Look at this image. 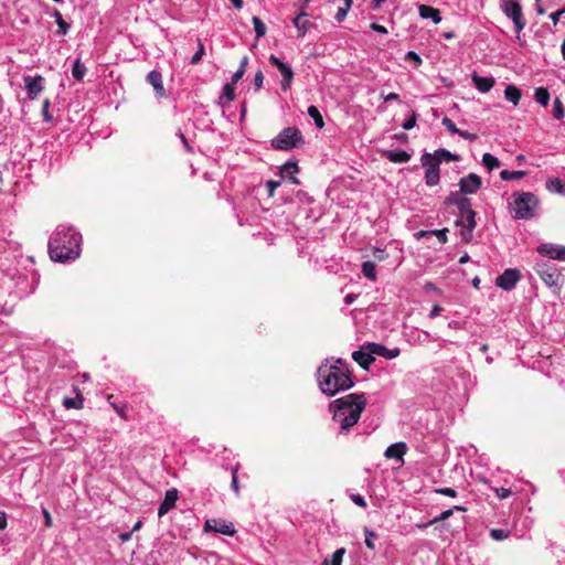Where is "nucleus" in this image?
Here are the masks:
<instances>
[{
  "label": "nucleus",
  "instance_id": "obj_1",
  "mask_svg": "<svg viewBox=\"0 0 565 565\" xmlns=\"http://www.w3.org/2000/svg\"><path fill=\"white\" fill-rule=\"evenodd\" d=\"M82 235L72 225L60 224L49 239V255L55 263H67L79 257Z\"/></svg>",
  "mask_w": 565,
  "mask_h": 565
},
{
  "label": "nucleus",
  "instance_id": "obj_2",
  "mask_svg": "<svg viewBox=\"0 0 565 565\" xmlns=\"http://www.w3.org/2000/svg\"><path fill=\"white\" fill-rule=\"evenodd\" d=\"M317 381L321 392L327 396H334L353 386L351 372L342 359H326L318 367Z\"/></svg>",
  "mask_w": 565,
  "mask_h": 565
},
{
  "label": "nucleus",
  "instance_id": "obj_3",
  "mask_svg": "<svg viewBox=\"0 0 565 565\" xmlns=\"http://www.w3.org/2000/svg\"><path fill=\"white\" fill-rule=\"evenodd\" d=\"M365 405L363 394H349L330 403L332 420L339 426L340 434H348L358 424Z\"/></svg>",
  "mask_w": 565,
  "mask_h": 565
},
{
  "label": "nucleus",
  "instance_id": "obj_4",
  "mask_svg": "<svg viewBox=\"0 0 565 565\" xmlns=\"http://www.w3.org/2000/svg\"><path fill=\"white\" fill-rule=\"evenodd\" d=\"M540 200L532 192L516 191L511 194L509 210L514 220H532L537 215Z\"/></svg>",
  "mask_w": 565,
  "mask_h": 565
},
{
  "label": "nucleus",
  "instance_id": "obj_5",
  "mask_svg": "<svg viewBox=\"0 0 565 565\" xmlns=\"http://www.w3.org/2000/svg\"><path fill=\"white\" fill-rule=\"evenodd\" d=\"M500 8L504 15L513 22L516 39H520V34L526 25V20L523 15L520 1L500 0Z\"/></svg>",
  "mask_w": 565,
  "mask_h": 565
},
{
  "label": "nucleus",
  "instance_id": "obj_6",
  "mask_svg": "<svg viewBox=\"0 0 565 565\" xmlns=\"http://www.w3.org/2000/svg\"><path fill=\"white\" fill-rule=\"evenodd\" d=\"M300 142H302L300 130L296 127H287L271 140V146L278 150H291Z\"/></svg>",
  "mask_w": 565,
  "mask_h": 565
},
{
  "label": "nucleus",
  "instance_id": "obj_7",
  "mask_svg": "<svg viewBox=\"0 0 565 565\" xmlns=\"http://www.w3.org/2000/svg\"><path fill=\"white\" fill-rule=\"evenodd\" d=\"M534 269L547 287L555 288L557 290L562 288L563 276L556 266L546 262H539Z\"/></svg>",
  "mask_w": 565,
  "mask_h": 565
},
{
  "label": "nucleus",
  "instance_id": "obj_8",
  "mask_svg": "<svg viewBox=\"0 0 565 565\" xmlns=\"http://www.w3.org/2000/svg\"><path fill=\"white\" fill-rule=\"evenodd\" d=\"M420 163L425 169V183L428 186H435L440 181L439 164L430 157V152H424L420 157Z\"/></svg>",
  "mask_w": 565,
  "mask_h": 565
},
{
  "label": "nucleus",
  "instance_id": "obj_9",
  "mask_svg": "<svg viewBox=\"0 0 565 565\" xmlns=\"http://www.w3.org/2000/svg\"><path fill=\"white\" fill-rule=\"evenodd\" d=\"M269 63L275 66L281 74L282 79L280 82V88L284 92H287L291 88L292 79H294V71L290 65L284 63L279 57L271 54L268 58Z\"/></svg>",
  "mask_w": 565,
  "mask_h": 565
},
{
  "label": "nucleus",
  "instance_id": "obj_10",
  "mask_svg": "<svg viewBox=\"0 0 565 565\" xmlns=\"http://www.w3.org/2000/svg\"><path fill=\"white\" fill-rule=\"evenodd\" d=\"M23 82L28 97L31 100L36 99L44 89V77L41 75H25Z\"/></svg>",
  "mask_w": 565,
  "mask_h": 565
},
{
  "label": "nucleus",
  "instance_id": "obj_11",
  "mask_svg": "<svg viewBox=\"0 0 565 565\" xmlns=\"http://www.w3.org/2000/svg\"><path fill=\"white\" fill-rule=\"evenodd\" d=\"M519 280L520 271L514 268H508L498 276L495 284L499 288L509 291L515 287Z\"/></svg>",
  "mask_w": 565,
  "mask_h": 565
},
{
  "label": "nucleus",
  "instance_id": "obj_12",
  "mask_svg": "<svg viewBox=\"0 0 565 565\" xmlns=\"http://www.w3.org/2000/svg\"><path fill=\"white\" fill-rule=\"evenodd\" d=\"M536 252L544 257L556 260H565V246L553 243H543L536 247Z\"/></svg>",
  "mask_w": 565,
  "mask_h": 565
},
{
  "label": "nucleus",
  "instance_id": "obj_13",
  "mask_svg": "<svg viewBox=\"0 0 565 565\" xmlns=\"http://www.w3.org/2000/svg\"><path fill=\"white\" fill-rule=\"evenodd\" d=\"M482 185L481 178L476 173H469L467 177L461 178L459 181V189L461 193L475 194Z\"/></svg>",
  "mask_w": 565,
  "mask_h": 565
},
{
  "label": "nucleus",
  "instance_id": "obj_14",
  "mask_svg": "<svg viewBox=\"0 0 565 565\" xmlns=\"http://www.w3.org/2000/svg\"><path fill=\"white\" fill-rule=\"evenodd\" d=\"M371 343L364 344L360 350L352 353V359L364 370H367L370 364L375 361L374 353H371Z\"/></svg>",
  "mask_w": 565,
  "mask_h": 565
},
{
  "label": "nucleus",
  "instance_id": "obj_15",
  "mask_svg": "<svg viewBox=\"0 0 565 565\" xmlns=\"http://www.w3.org/2000/svg\"><path fill=\"white\" fill-rule=\"evenodd\" d=\"M204 530L206 532L213 531L224 535H233L235 533L233 523L217 519L206 520L204 524Z\"/></svg>",
  "mask_w": 565,
  "mask_h": 565
},
{
  "label": "nucleus",
  "instance_id": "obj_16",
  "mask_svg": "<svg viewBox=\"0 0 565 565\" xmlns=\"http://www.w3.org/2000/svg\"><path fill=\"white\" fill-rule=\"evenodd\" d=\"M179 498V491L175 488L167 490L164 494L163 501L160 503L158 508V515L162 518L166 515L171 509L174 508L175 502Z\"/></svg>",
  "mask_w": 565,
  "mask_h": 565
},
{
  "label": "nucleus",
  "instance_id": "obj_17",
  "mask_svg": "<svg viewBox=\"0 0 565 565\" xmlns=\"http://www.w3.org/2000/svg\"><path fill=\"white\" fill-rule=\"evenodd\" d=\"M476 212H469L463 218V225H460V236L462 242L469 243L472 239V233L476 228Z\"/></svg>",
  "mask_w": 565,
  "mask_h": 565
},
{
  "label": "nucleus",
  "instance_id": "obj_18",
  "mask_svg": "<svg viewBox=\"0 0 565 565\" xmlns=\"http://www.w3.org/2000/svg\"><path fill=\"white\" fill-rule=\"evenodd\" d=\"M147 83L153 87L157 98L166 97L167 92L163 86L162 75L159 71L152 70L149 72L147 75Z\"/></svg>",
  "mask_w": 565,
  "mask_h": 565
},
{
  "label": "nucleus",
  "instance_id": "obj_19",
  "mask_svg": "<svg viewBox=\"0 0 565 565\" xmlns=\"http://www.w3.org/2000/svg\"><path fill=\"white\" fill-rule=\"evenodd\" d=\"M407 342L413 345H424L429 341L435 340V337L431 335L428 331H419L417 329L411 330L406 333Z\"/></svg>",
  "mask_w": 565,
  "mask_h": 565
},
{
  "label": "nucleus",
  "instance_id": "obj_20",
  "mask_svg": "<svg viewBox=\"0 0 565 565\" xmlns=\"http://www.w3.org/2000/svg\"><path fill=\"white\" fill-rule=\"evenodd\" d=\"M471 81L475 85V87L480 92V93H488L492 89V87L494 86V78L492 76H480L478 75L477 73H472L471 74Z\"/></svg>",
  "mask_w": 565,
  "mask_h": 565
},
{
  "label": "nucleus",
  "instance_id": "obj_21",
  "mask_svg": "<svg viewBox=\"0 0 565 565\" xmlns=\"http://www.w3.org/2000/svg\"><path fill=\"white\" fill-rule=\"evenodd\" d=\"M371 353H374V355L382 356L386 360L395 359L401 353V350L398 348L388 349L380 343H371Z\"/></svg>",
  "mask_w": 565,
  "mask_h": 565
},
{
  "label": "nucleus",
  "instance_id": "obj_22",
  "mask_svg": "<svg viewBox=\"0 0 565 565\" xmlns=\"http://www.w3.org/2000/svg\"><path fill=\"white\" fill-rule=\"evenodd\" d=\"M292 23L297 29L298 38H303L308 30L312 26V23L307 19L306 12H301L295 17Z\"/></svg>",
  "mask_w": 565,
  "mask_h": 565
},
{
  "label": "nucleus",
  "instance_id": "obj_23",
  "mask_svg": "<svg viewBox=\"0 0 565 565\" xmlns=\"http://www.w3.org/2000/svg\"><path fill=\"white\" fill-rule=\"evenodd\" d=\"M406 450H407L406 444L401 441V443L390 445L386 448L384 456L387 459H397L399 461H403V456L405 455Z\"/></svg>",
  "mask_w": 565,
  "mask_h": 565
},
{
  "label": "nucleus",
  "instance_id": "obj_24",
  "mask_svg": "<svg viewBox=\"0 0 565 565\" xmlns=\"http://www.w3.org/2000/svg\"><path fill=\"white\" fill-rule=\"evenodd\" d=\"M418 13L422 19H430L435 24L441 21L440 11L427 4L418 6Z\"/></svg>",
  "mask_w": 565,
  "mask_h": 565
},
{
  "label": "nucleus",
  "instance_id": "obj_25",
  "mask_svg": "<svg viewBox=\"0 0 565 565\" xmlns=\"http://www.w3.org/2000/svg\"><path fill=\"white\" fill-rule=\"evenodd\" d=\"M430 157L440 166L443 162L459 161L460 157L456 153L450 152L447 149H437Z\"/></svg>",
  "mask_w": 565,
  "mask_h": 565
},
{
  "label": "nucleus",
  "instance_id": "obj_26",
  "mask_svg": "<svg viewBox=\"0 0 565 565\" xmlns=\"http://www.w3.org/2000/svg\"><path fill=\"white\" fill-rule=\"evenodd\" d=\"M385 157L394 163H406L411 160L412 156L403 149H394L385 152Z\"/></svg>",
  "mask_w": 565,
  "mask_h": 565
},
{
  "label": "nucleus",
  "instance_id": "obj_27",
  "mask_svg": "<svg viewBox=\"0 0 565 565\" xmlns=\"http://www.w3.org/2000/svg\"><path fill=\"white\" fill-rule=\"evenodd\" d=\"M447 233H448L447 228L434 230V231H419L416 233V237L418 239H420L423 237H428V236L435 235L438 238L440 244H445L447 242Z\"/></svg>",
  "mask_w": 565,
  "mask_h": 565
},
{
  "label": "nucleus",
  "instance_id": "obj_28",
  "mask_svg": "<svg viewBox=\"0 0 565 565\" xmlns=\"http://www.w3.org/2000/svg\"><path fill=\"white\" fill-rule=\"evenodd\" d=\"M457 209L459 211V218L456 221V226L463 225V218L466 215L469 214V212H475L472 210L471 200L466 198L463 201L457 205Z\"/></svg>",
  "mask_w": 565,
  "mask_h": 565
},
{
  "label": "nucleus",
  "instance_id": "obj_29",
  "mask_svg": "<svg viewBox=\"0 0 565 565\" xmlns=\"http://www.w3.org/2000/svg\"><path fill=\"white\" fill-rule=\"evenodd\" d=\"M504 97L513 105H518L522 97V93L516 86L508 85L504 89Z\"/></svg>",
  "mask_w": 565,
  "mask_h": 565
},
{
  "label": "nucleus",
  "instance_id": "obj_30",
  "mask_svg": "<svg viewBox=\"0 0 565 565\" xmlns=\"http://www.w3.org/2000/svg\"><path fill=\"white\" fill-rule=\"evenodd\" d=\"M53 17L58 26L57 34L66 35L71 29L70 24L63 19L61 12L57 9L54 10Z\"/></svg>",
  "mask_w": 565,
  "mask_h": 565
},
{
  "label": "nucleus",
  "instance_id": "obj_31",
  "mask_svg": "<svg viewBox=\"0 0 565 565\" xmlns=\"http://www.w3.org/2000/svg\"><path fill=\"white\" fill-rule=\"evenodd\" d=\"M87 68L86 66L81 62L79 58H76L72 65V75L75 79L82 81L84 76L86 75Z\"/></svg>",
  "mask_w": 565,
  "mask_h": 565
},
{
  "label": "nucleus",
  "instance_id": "obj_32",
  "mask_svg": "<svg viewBox=\"0 0 565 565\" xmlns=\"http://www.w3.org/2000/svg\"><path fill=\"white\" fill-rule=\"evenodd\" d=\"M550 93L545 87H537L534 92V99L541 106H547L550 103Z\"/></svg>",
  "mask_w": 565,
  "mask_h": 565
},
{
  "label": "nucleus",
  "instance_id": "obj_33",
  "mask_svg": "<svg viewBox=\"0 0 565 565\" xmlns=\"http://www.w3.org/2000/svg\"><path fill=\"white\" fill-rule=\"evenodd\" d=\"M362 274L367 279L374 281L376 279V265L371 260L363 262Z\"/></svg>",
  "mask_w": 565,
  "mask_h": 565
},
{
  "label": "nucleus",
  "instance_id": "obj_34",
  "mask_svg": "<svg viewBox=\"0 0 565 565\" xmlns=\"http://www.w3.org/2000/svg\"><path fill=\"white\" fill-rule=\"evenodd\" d=\"M235 98V88L234 85L231 83H227L223 86L222 95L220 96V103H228L234 100Z\"/></svg>",
  "mask_w": 565,
  "mask_h": 565
},
{
  "label": "nucleus",
  "instance_id": "obj_35",
  "mask_svg": "<svg viewBox=\"0 0 565 565\" xmlns=\"http://www.w3.org/2000/svg\"><path fill=\"white\" fill-rule=\"evenodd\" d=\"M467 509L462 505H455L451 509L443 511L439 515L430 520V523H438L449 519L455 511H466Z\"/></svg>",
  "mask_w": 565,
  "mask_h": 565
},
{
  "label": "nucleus",
  "instance_id": "obj_36",
  "mask_svg": "<svg viewBox=\"0 0 565 565\" xmlns=\"http://www.w3.org/2000/svg\"><path fill=\"white\" fill-rule=\"evenodd\" d=\"M307 114L313 119L315 121V125L321 129L324 127V121H323V117L321 115V113L319 111V109L311 105L308 107V110H307Z\"/></svg>",
  "mask_w": 565,
  "mask_h": 565
},
{
  "label": "nucleus",
  "instance_id": "obj_37",
  "mask_svg": "<svg viewBox=\"0 0 565 565\" xmlns=\"http://www.w3.org/2000/svg\"><path fill=\"white\" fill-rule=\"evenodd\" d=\"M526 175V171L518 170V171H510V170H502L500 172V178L503 181H511V180H519Z\"/></svg>",
  "mask_w": 565,
  "mask_h": 565
},
{
  "label": "nucleus",
  "instance_id": "obj_38",
  "mask_svg": "<svg viewBox=\"0 0 565 565\" xmlns=\"http://www.w3.org/2000/svg\"><path fill=\"white\" fill-rule=\"evenodd\" d=\"M482 164L489 170L492 171L500 167V161L497 157L492 156L489 152H486L482 156Z\"/></svg>",
  "mask_w": 565,
  "mask_h": 565
},
{
  "label": "nucleus",
  "instance_id": "obj_39",
  "mask_svg": "<svg viewBox=\"0 0 565 565\" xmlns=\"http://www.w3.org/2000/svg\"><path fill=\"white\" fill-rule=\"evenodd\" d=\"M298 172H299V168H298L297 162H295V161H287L281 167V177L282 178L292 177V175L297 174Z\"/></svg>",
  "mask_w": 565,
  "mask_h": 565
},
{
  "label": "nucleus",
  "instance_id": "obj_40",
  "mask_svg": "<svg viewBox=\"0 0 565 565\" xmlns=\"http://www.w3.org/2000/svg\"><path fill=\"white\" fill-rule=\"evenodd\" d=\"M546 188L550 191H554L556 193L565 194V183L562 180L555 178L551 179L546 182Z\"/></svg>",
  "mask_w": 565,
  "mask_h": 565
},
{
  "label": "nucleus",
  "instance_id": "obj_41",
  "mask_svg": "<svg viewBox=\"0 0 565 565\" xmlns=\"http://www.w3.org/2000/svg\"><path fill=\"white\" fill-rule=\"evenodd\" d=\"M63 406L66 409H81L83 407V398L81 396L77 397H65L63 399Z\"/></svg>",
  "mask_w": 565,
  "mask_h": 565
},
{
  "label": "nucleus",
  "instance_id": "obj_42",
  "mask_svg": "<svg viewBox=\"0 0 565 565\" xmlns=\"http://www.w3.org/2000/svg\"><path fill=\"white\" fill-rule=\"evenodd\" d=\"M252 21H253L256 39L263 38L266 34V31H267V28H266L265 23L258 17H253Z\"/></svg>",
  "mask_w": 565,
  "mask_h": 565
},
{
  "label": "nucleus",
  "instance_id": "obj_43",
  "mask_svg": "<svg viewBox=\"0 0 565 565\" xmlns=\"http://www.w3.org/2000/svg\"><path fill=\"white\" fill-rule=\"evenodd\" d=\"M466 194L465 193H461V191H455V192H451L447 198H446V204L448 205H459L463 199H466L467 196H465Z\"/></svg>",
  "mask_w": 565,
  "mask_h": 565
},
{
  "label": "nucleus",
  "instance_id": "obj_44",
  "mask_svg": "<svg viewBox=\"0 0 565 565\" xmlns=\"http://www.w3.org/2000/svg\"><path fill=\"white\" fill-rule=\"evenodd\" d=\"M364 535H365L364 543H365L366 547L372 551L375 550L374 541L379 537L377 533L370 530L369 527H364Z\"/></svg>",
  "mask_w": 565,
  "mask_h": 565
},
{
  "label": "nucleus",
  "instance_id": "obj_45",
  "mask_svg": "<svg viewBox=\"0 0 565 565\" xmlns=\"http://www.w3.org/2000/svg\"><path fill=\"white\" fill-rule=\"evenodd\" d=\"M565 109L562 100L556 97L553 102V116L555 119L559 120L564 117Z\"/></svg>",
  "mask_w": 565,
  "mask_h": 565
},
{
  "label": "nucleus",
  "instance_id": "obj_46",
  "mask_svg": "<svg viewBox=\"0 0 565 565\" xmlns=\"http://www.w3.org/2000/svg\"><path fill=\"white\" fill-rule=\"evenodd\" d=\"M345 553L347 550L344 547L337 548L333 552L331 559L329 561V565H342L343 556L345 555Z\"/></svg>",
  "mask_w": 565,
  "mask_h": 565
},
{
  "label": "nucleus",
  "instance_id": "obj_47",
  "mask_svg": "<svg viewBox=\"0 0 565 565\" xmlns=\"http://www.w3.org/2000/svg\"><path fill=\"white\" fill-rule=\"evenodd\" d=\"M489 534L490 537L494 541H503L509 537L510 531L504 529H491Z\"/></svg>",
  "mask_w": 565,
  "mask_h": 565
},
{
  "label": "nucleus",
  "instance_id": "obj_48",
  "mask_svg": "<svg viewBox=\"0 0 565 565\" xmlns=\"http://www.w3.org/2000/svg\"><path fill=\"white\" fill-rule=\"evenodd\" d=\"M238 463L235 465L232 468V481H231V488L232 490L238 495L239 494V487H238Z\"/></svg>",
  "mask_w": 565,
  "mask_h": 565
},
{
  "label": "nucleus",
  "instance_id": "obj_49",
  "mask_svg": "<svg viewBox=\"0 0 565 565\" xmlns=\"http://www.w3.org/2000/svg\"><path fill=\"white\" fill-rule=\"evenodd\" d=\"M50 106H51L50 99H45L42 105V116H43V120L45 122H52L54 119L50 113Z\"/></svg>",
  "mask_w": 565,
  "mask_h": 565
},
{
  "label": "nucleus",
  "instance_id": "obj_50",
  "mask_svg": "<svg viewBox=\"0 0 565 565\" xmlns=\"http://www.w3.org/2000/svg\"><path fill=\"white\" fill-rule=\"evenodd\" d=\"M204 55V45L202 43V41L199 39L198 40V51L193 54V56L191 57V64H198L202 57Z\"/></svg>",
  "mask_w": 565,
  "mask_h": 565
},
{
  "label": "nucleus",
  "instance_id": "obj_51",
  "mask_svg": "<svg viewBox=\"0 0 565 565\" xmlns=\"http://www.w3.org/2000/svg\"><path fill=\"white\" fill-rule=\"evenodd\" d=\"M280 186V181L278 180H268L266 182V189H267V192H268V196H274L275 194V191L277 188Z\"/></svg>",
  "mask_w": 565,
  "mask_h": 565
},
{
  "label": "nucleus",
  "instance_id": "obj_52",
  "mask_svg": "<svg viewBox=\"0 0 565 565\" xmlns=\"http://www.w3.org/2000/svg\"><path fill=\"white\" fill-rule=\"evenodd\" d=\"M443 125L447 128V130L451 134H456L459 132V129L456 127V125L454 124V121L448 118V117H444L443 118Z\"/></svg>",
  "mask_w": 565,
  "mask_h": 565
},
{
  "label": "nucleus",
  "instance_id": "obj_53",
  "mask_svg": "<svg viewBox=\"0 0 565 565\" xmlns=\"http://www.w3.org/2000/svg\"><path fill=\"white\" fill-rule=\"evenodd\" d=\"M435 492L450 498L457 497V491L454 488H437Z\"/></svg>",
  "mask_w": 565,
  "mask_h": 565
},
{
  "label": "nucleus",
  "instance_id": "obj_54",
  "mask_svg": "<svg viewBox=\"0 0 565 565\" xmlns=\"http://www.w3.org/2000/svg\"><path fill=\"white\" fill-rule=\"evenodd\" d=\"M254 86H255V89L258 90L263 87V83H264V74L263 72L259 70L256 72L255 76H254Z\"/></svg>",
  "mask_w": 565,
  "mask_h": 565
},
{
  "label": "nucleus",
  "instance_id": "obj_55",
  "mask_svg": "<svg viewBox=\"0 0 565 565\" xmlns=\"http://www.w3.org/2000/svg\"><path fill=\"white\" fill-rule=\"evenodd\" d=\"M494 491L499 499H507L512 494L511 489L503 488V487L495 488Z\"/></svg>",
  "mask_w": 565,
  "mask_h": 565
},
{
  "label": "nucleus",
  "instance_id": "obj_56",
  "mask_svg": "<svg viewBox=\"0 0 565 565\" xmlns=\"http://www.w3.org/2000/svg\"><path fill=\"white\" fill-rule=\"evenodd\" d=\"M416 125V115L413 114L409 118H407L403 125H402V128L404 130H411L412 128H414Z\"/></svg>",
  "mask_w": 565,
  "mask_h": 565
},
{
  "label": "nucleus",
  "instance_id": "obj_57",
  "mask_svg": "<svg viewBox=\"0 0 565 565\" xmlns=\"http://www.w3.org/2000/svg\"><path fill=\"white\" fill-rule=\"evenodd\" d=\"M351 500L360 508L365 509L367 507L365 499L361 494H352Z\"/></svg>",
  "mask_w": 565,
  "mask_h": 565
},
{
  "label": "nucleus",
  "instance_id": "obj_58",
  "mask_svg": "<svg viewBox=\"0 0 565 565\" xmlns=\"http://www.w3.org/2000/svg\"><path fill=\"white\" fill-rule=\"evenodd\" d=\"M563 14H565V7L550 14V19L552 20L554 25H556L559 22V19Z\"/></svg>",
  "mask_w": 565,
  "mask_h": 565
},
{
  "label": "nucleus",
  "instance_id": "obj_59",
  "mask_svg": "<svg viewBox=\"0 0 565 565\" xmlns=\"http://www.w3.org/2000/svg\"><path fill=\"white\" fill-rule=\"evenodd\" d=\"M373 256L379 259V260H385L386 257H387V253L385 252V249H382V248H379V247H374L373 248Z\"/></svg>",
  "mask_w": 565,
  "mask_h": 565
},
{
  "label": "nucleus",
  "instance_id": "obj_60",
  "mask_svg": "<svg viewBox=\"0 0 565 565\" xmlns=\"http://www.w3.org/2000/svg\"><path fill=\"white\" fill-rule=\"evenodd\" d=\"M348 11H349V9L340 7L335 14L337 22H342L347 18Z\"/></svg>",
  "mask_w": 565,
  "mask_h": 565
},
{
  "label": "nucleus",
  "instance_id": "obj_61",
  "mask_svg": "<svg viewBox=\"0 0 565 565\" xmlns=\"http://www.w3.org/2000/svg\"><path fill=\"white\" fill-rule=\"evenodd\" d=\"M406 60H413L416 63V65H420L422 64L420 56L417 53L413 52V51H409L406 54Z\"/></svg>",
  "mask_w": 565,
  "mask_h": 565
},
{
  "label": "nucleus",
  "instance_id": "obj_62",
  "mask_svg": "<svg viewBox=\"0 0 565 565\" xmlns=\"http://www.w3.org/2000/svg\"><path fill=\"white\" fill-rule=\"evenodd\" d=\"M457 135H459L461 138L469 140V141H473L477 138L476 135L465 131V130H460V129H459V132H457Z\"/></svg>",
  "mask_w": 565,
  "mask_h": 565
},
{
  "label": "nucleus",
  "instance_id": "obj_63",
  "mask_svg": "<svg viewBox=\"0 0 565 565\" xmlns=\"http://www.w3.org/2000/svg\"><path fill=\"white\" fill-rule=\"evenodd\" d=\"M370 28L374 31V32H377V33H381V34H386L387 33V29L384 26V25H381V24H377V23H372L370 25Z\"/></svg>",
  "mask_w": 565,
  "mask_h": 565
},
{
  "label": "nucleus",
  "instance_id": "obj_64",
  "mask_svg": "<svg viewBox=\"0 0 565 565\" xmlns=\"http://www.w3.org/2000/svg\"><path fill=\"white\" fill-rule=\"evenodd\" d=\"M244 74L245 72L236 70V72L232 75L231 84L235 85L236 83H238L244 76Z\"/></svg>",
  "mask_w": 565,
  "mask_h": 565
}]
</instances>
